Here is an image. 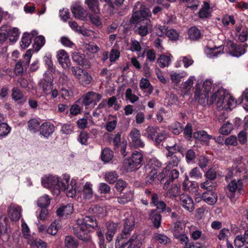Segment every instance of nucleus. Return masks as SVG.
Here are the masks:
<instances>
[{"label":"nucleus","instance_id":"1","mask_svg":"<svg viewBox=\"0 0 248 248\" xmlns=\"http://www.w3.org/2000/svg\"><path fill=\"white\" fill-rule=\"evenodd\" d=\"M151 16L150 10L145 6H141L140 10L135 12L130 19L131 24H135L134 32L144 37L152 28L151 20L147 17Z\"/></svg>","mask_w":248,"mask_h":248},{"label":"nucleus","instance_id":"2","mask_svg":"<svg viewBox=\"0 0 248 248\" xmlns=\"http://www.w3.org/2000/svg\"><path fill=\"white\" fill-rule=\"evenodd\" d=\"M143 158L141 153L136 151L133 153L130 157L124 159V166L127 171H133L140 167Z\"/></svg>","mask_w":248,"mask_h":248},{"label":"nucleus","instance_id":"3","mask_svg":"<svg viewBox=\"0 0 248 248\" xmlns=\"http://www.w3.org/2000/svg\"><path fill=\"white\" fill-rule=\"evenodd\" d=\"M227 91L223 87H220L213 93L212 95L209 98V96L205 100V104H207L209 106L215 104L217 108H220L222 107L225 96H226Z\"/></svg>","mask_w":248,"mask_h":248},{"label":"nucleus","instance_id":"4","mask_svg":"<svg viewBox=\"0 0 248 248\" xmlns=\"http://www.w3.org/2000/svg\"><path fill=\"white\" fill-rule=\"evenodd\" d=\"M41 183L44 187L53 189L56 194L60 193L61 184L58 177L51 175L45 176L42 178Z\"/></svg>","mask_w":248,"mask_h":248},{"label":"nucleus","instance_id":"5","mask_svg":"<svg viewBox=\"0 0 248 248\" xmlns=\"http://www.w3.org/2000/svg\"><path fill=\"white\" fill-rule=\"evenodd\" d=\"M212 83L210 80H206L203 83L202 90H196L195 92V98L198 99V102L202 106H205V100L209 96V93L212 88Z\"/></svg>","mask_w":248,"mask_h":248},{"label":"nucleus","instance_id":"6","mask_svg":"<svg viewBox=\"0 0 248 248\" xmlns=\"http://www.w3.org/2000/svg\"><path fill=\"white\" fill-rule=\"evenodd\" d=\"M185 227L183 222L177 221L174 226L173 234L174 239H176L177 242L184 245L189 242L188 237L185 233Z\"/></svg>","mask_w":248,"mask_h":248},{"label":"nucleus","instance_id":"7","mask_svg":"<svg viewBox=\"0 0 248 248\" xmlns=\"http://www.w3.org/2000/svg\"><path fill=\"white\" fill-rule=\"evenodd\" d=\"M69 177L66 175L61 179V186L60 190V191H64L65 192L68 197L73 198L76 193V181L74 180H72L69 184Z\"/></svg>","mask_w":248,"mask_h":248},{"label":"nucleus","instance_id":"8","mask_svg":"<svg viewBox=\"0 0 248 248\" xmlns=\"http://www.w3.org/2000/svg\"><path fill=\"white\" fill-rule=\"evenodd\" d=\"M38 86L39 89L42 90L45 94H49L53 86L52 74L45 73L44 78L40 80Z\"/></svg>","mask_w":248,"mask_h":248},{"label":"nucleus","instance_id":"9","mask_svg":"<svg viewBox=\"0 0 248 248\" xmlns=\"http://www.w3.org/2000/svg\"><path fill=\"white\" fill-rule=\"evenodd\" d=\"M73 231L78 239L84 242L93 245L91 236L88 233L89 231L83 225H78L74 227Z\"/></svg>","mask_w":248,"mask_h":248},{"label":"nucleus","instance_id":"10","mask_svg":"<svg viewBox=\"0 0 248 248\" xmlns=\"http://www.w3.org/2000/svg\"><path fill=\"white\" fill-rule=\"evenodd\" d=\"M77 225H83L89 231L94 230L97 228V222L94 217L90 216H85L79 218L77 220Z\"/></svg>","mask_w":248,"mask_h":248},{"label":"nucleus","instance_id":"11","mask_svg":"<svg viewBox=\"0 0 248 248\" xmlns=\"http://www.w3.org/2000/svg\"><path fill=\"white\" fill-rule=\"evenodd\" d=\"M227 187L231 192L232 197H234L236 193L237 195H244L245 190L242 183H239L238 180L233 179L229 183Z\"/></svg>","mask_w":248,"mask_h":248},{"label":"nucleus","instance_id":"12","mask_svg":"<svg viewBox=\"0 0 248 248\" xmlns=\"http://www.w3.org/2000/svg\"><path fill=\"white\" fill-rule=\"evenodd\" d=\"M135 225V217L133 216H129L125 220L123 229L122 237L123 238H126L127 235L134 229Z\"/></svg>","mask_w":248,"mask_h":248},{"label":"nucleus","instance_id":"13","mask_svg":"<svg viewBox=\"0 0 248 248\" xmlns=\"http://www.w3.org/2000/svg\"><path fill=\"white\" fill-rule=\"evenodd\" d=\"M72 57L74 62L84 68L88 69L90 67L91 63L89 60L86 58L84 54L79 52H74L72 54Z\"/></svg>","mask_w":248,"mask_h":248},{"label":"nucleus","instance_id":"14","mask_svg":"<svg viewBox=\"0 0 248 248\" xmlns=\"http://www.w3.org/2000/svg\"><path fill=\"white\" fill-rule=\"evenodd\" d=\"M130 138L131 139L132 145L136 148H143L145 144L140 139L141 134L137 128H133L129 133Z\"/></svg>","mask_w":248,"mask_h":248},{"label":"nucleus","instance_id":"15","mask_svg":"<svg viewBox=\"0 0 248 248\" xmlns=\"http://www.w3.org/2000/svg\"><path fill=\"white\" fill-rule=\"evenodd\" d=\"M101 98V95L94 92L88 93L83 98L82 102L85 107L90 105H95Z\"/></svg>","mask_w":248,"mask_h":248},{"label":"nucleus","instance_id":"16","mask_svg":"<svg viewBox=\"0 0 248 248\" xmlns=\"http://www.w3.org/2000/svg\"><path fill=\"white\" fill-rule=\"evenodd\" d=\"M230 53L233 56L238 57L246 52L245 48L241 45H237L232 41L228 43Z\"/></svg>","mask_w":248,"mask_h":248},{"label":"nucleus","instance_id":"17","mask_svg":"<svg viewBox=\"0 0 248 248\" xmlns=\"http://www.w3.org/2000/svg\"><path fill=\"white\" fill-rule=\"evenodd\" d=\"M59 63L64 69L68 68L71 65V62L68 53L64 50H59L57 55Z\"/></svg>","mask_w":248,"mask_h":248},{"label":"nucleus","instance_id":"18","mask_svg":"<svg viewBox=\"0 0 248 248\" xmlns=\"http://www.w3.org/2000/svg\"><path fill=\"white\" fill-rule=\"evenodd\" d=\"M71 11L76 18L85 21L87 19V12L81 5L75 4L71 8Z\"/></svg>","mask_w":248,"mask_h":248},{"label":"nucleus","instance_id":"19","mask_svg":"<svg viewBox=\"0 0 248 248\" xmlns=\"http://www.w3.org/2000/svg\"><path fill=\"white\" fill-rule=\"evenodd\" d=\"M55 131L54 125L49 122H45L40 126V134L47 139Z\"/></svg>","mask_w":248,"mask_h":248},{"label":"nucleus","instance_id":"20","mask_svg":"<svg viewBox=\"0 0 248 248\" xmlns=\"http://www.w3.org/2000/svg\"><path fill=\"white\" fill-rule=\"evenodd\" d=\"M181 204L187 211L191 212L194 209L192 199L187 195H182L180 197Z\"/></svg>","mask_w":248,"mask_h":248},{"label":"nucleus","instance_id":"21","mask_svg":"<svg viewBox=\"0 0 248 248\" xmlns=\"http://www.w3.org/2000/svg\"><path fill=\"white\" fill-rule=\"evenodd\" d=\"M201 199L208 204L214 205L217 201V196L213 190L208 191L202 194Z\"/></svg>","mask_w":248,"mask_h":248},{"label":"nucleus","instance_id":"22","mask_svg":"<svg viewBox=\"0 0 248 248\" xmlns=\"http://www.w3.org/2000/svg\"><path fill=\"white\" fill-rule=\"evenodd\" d=\"M227 100V107H222V108H231L232 107L234 108L238 105L243 104L242 98H240V96L237 99H236L227 91L226 92V96H225V100Z\"/></svg>","mask_w":248,"mask_h":248},{"label":"nucleus","instance_id":"23","mask_svg":"<svg viewBox=\"0 0 248 248\" xmlns=\"http://www.w3.org/2000/svg\"><path fill=\"white\" fill-rule=\"evenodd\" d=\"M21 208L20 206L12 204L9 207V216L12 221L18 220L21 217Z\"/></svg>","mask_w":248,"mask_h":248},{"label":"nucleus","instance_id":"24","mask_svg":"<svg viewBox=\"0 0 248 248\" xmlns=\"http://www.w3.org/2000/svg\"><path fill=\"white\" fill-rule=\"evenodd\" d=\"M170 167L169 165L163 169L162 172L160 174V177L161 178V181H162L164 178L166 177H169V179L165 182L163 186V188L165 190H168V192L166 193L167 195L169 194L170 188Z\"/></svg>","mask_w":248,"mask_h":248},{"label":"nucleus","instance_id":"25","mask_svg":"<svg viewBox=\"0 0 248 248\" xmlns=\"http://www.w3.org/2000/svg\"><path fill=\"white\" fill-rule=\"evenodd\" d=\"M159 128L157 126H149L142 132V135L149 140H153L158 133Z\"/></svg>","mask_w":248,"mask_h":248},{"label":"nucleus","instance_id":"26","mask_svg":"<svg viewBox=\"0 0 248 248\" xmlns=\"http://www.w3.org/2000/svg\"><path fill=\"white\" fill-rule=\"evenodd\" d=\"M210 5L209 2L204 1L199 13L198 16L201 19L207 18L211 16V12L210 11Z\"/></svg>","mask_w":248,"mask_h":248},{"label":"nucleus","instance_id":"27","mask_svg":"<svg viewBox=\"0 0 248 248\" xmlns=\"http://www.w3.org/2000/svg\"><path fill=\"white\" fill-rule=\"evenodd\" d=\"M73 212V206L70 203L63 205L60 206L57 210V215L60 217L65 216L71 215Z\"/></svg>","mask_w":248,"mask_h":248},{"label":"nucleus","instance_id":"28","mask_svg":"<svg viewBox=\"0 0 248 248\" xmlns=\"http://www.w3.org/2000/svg\"><path fill=\"white\" fill-rule=\"evenodd\" d=\"M149 219L153 223L155 228H158L160 226L161 216L157 210H152L149 214Z\"/></svg>","mask_w":248,"mask_h":248},{"label":"nucleus","instance_id":"29","mask_svg":"<svg viewBox=\"0 0 248 248\" xmlns=\"http://www.w3.org/2000/svg\"><path fill=\"white\" fill-rule=\"evenodd\" d=\"M186 73L184 71L181 72H171V83L174 84V86L178 87L182 79L184 78Z\"/></svg>","mask_w":248,"mask_h":248},{"label":"nucleus","instance_id":"30","mask_svg":"<svg viewBox=\"0 0 248 248\" xmlns=\"http://www.w3.org/2000/svg\"><path fill=\"white\" fill-rule=\"evenodd\" d=\"M188 35L189 38L193 41H197L202 36L201 31L195 26L192 27L188 29Z\"/></svg>","mask_w":248,"mask_h":248},{"label":"nucleus","instance_id":"31","mask_svg":"<svg viewBox=\"0 0 248 248\" xmlns=\"http://www.w3.org/2000/svg\"><path fill=\"white\" fill-rule=\"evenodd\" d=\"M193 137L201 141L207 142L212 138V136L208 135L206 132L203 130H200L194 132Z\"/></svg>","mask_w":248,"mask_h":248},{"label":"nucleus","instance_id":"32","mask_svg":"<svg viewBox=\"0 0 248 248\" xmlns=\"http://www.w3.org/2000/svg\"><path fill=\"white\" fill-rule=\"evenodd\" d=\"M6 33L10 42L12 43H15L18 40L19 35V31L18 28H14L10 30L8 26V30Z\"/></svg>","mask_w":248,"mask_h":248},{"label":"nucleus","instance_id":"33","mask_svg":"<svg viewBox=\"0 0 248 248\" xmlns=\"http://www.w3.org/2000/svg\"><path fill=\"white\" fill-rule=\"evenodd\" d=\"M133 193L129 191L120 196L117 197V202L121 204H125L132 200Z\"/></svg>","mask_w":248,"mask_h":248},{"label":"nucleus","instance_id":"34","mask_svg":"<svg viewBox=\"0 0 248 248\" xmlns=\"http://www.w3.org/2000/svg\"><path fill=\"white\" fill-rule=\"evenodd\" d=\"M64 245L67 248H78V242L77 239L71 235L65 237Z\"/></svg>","mask_w":248,"mask_h":248},{"label":"nucleus","instance_id":"35","mask_svg":"<svg viewBox=\"0 0 248 248\" xmlns=\"http://www.w3.org/2000/svg\"><path fill=\"white\" fill-rule=\"evenodd\" d=\"M107 231L106 232V239L110 242L116 231V225L114 223H108L107 224Z\"/></svg>","mask_w":248,"mask_h":248},{"label":"nucleus","instance_id":"36","mask_svg":"<svg viewBox=\"0 0 248 248\" xmlns=\"http://www.w3.org/2000/svg\"><path fill=\"white\" fill-rule=\"evenodd\" d=\"M140 87L142 90H145L148 94H151L153 87L151 85L149 80L145 78H142L140 82Z\"/></svg>","mask_w":248,"mask_h":248},{"label":"nucleus","instance_id":"37","mask_svg":"<svg viewBox=\"0 0 248 248\" xmlns=\"http://www.w3.org/2000/svg\"><path fill=\"white\" fill-rule=\"evenodd\" d=\"M118 174L115 170L108 171L105 173L104 178L109 184H114L117 181Z\"/></svg>","mask_w":248,"mask_h":248},{"label":"nucleus","instance_id":"38","mask_svg":"<svg viewBox=\"0 0 248 248\" xmlns=\"http://www.w3.org/2000/svg\"><path fill=\"white\" fill-rule=\"evenodd\" d=\"M45 38L42 35L36 37L34 40L33 47L36 52L38 51L41 48L45 45Z\"/></svg>","mask_w":248,"mask_h":248},{"label":"nucleus","instance_id":"39","mask_svg":"<svg viewBox=\"0 0 248 248\" xmlns=\"http://www.w3.org/2000/svg\"><path fill=\"white\" fill-rule=\"evenodd\" d=\"M32 37L30 34L24 33L20 42L21 47L23 49L27 48L31 42Z\"/></svg>","mask_w":248,"mask_h":248},{"label":"nucleus","instance_id":"40","mask_svg":"<svg viewBox=\"0 0 248 248\" xmlns=\"http://www.w3.org/2000/svg\"><path fill=\"white\" fill-rule=\"evenodd\" d=\"M113 157V151L109 148H106L102 152L101 158L105 162H108Z\"/></svg>","mask_w":248,"mask_h":248},{"label":"nucleus","instance_id":"41","mask_svg":"<svg viewBox=\"0 0 248 248\" xmlns=\"http://www.w3.org/2000/svg\"><path fill=\"white\" fill-rule=\"evenodd\" d=\"M92 185L89 183L87 182L84 186L83 190V195L85 199H90L93 196V190Z\"/></svg>","mask_w":248,"mask_h":248},{"label":"nucleus","instance_id":"42","mask_svg":"<svg viewBox=\"0 0 248 248\" xmlns=\"http://www.w3.org/2000/svg\"><path fill=\"white\" fill-rule=\"evenodd\" d=\"M85 3L90 10L95 13L99 12V4L97 0H86Z\"/></svg>","mask_w":248,"mask_h":248},{"label":"nucleus","instance_id":"43","mask_svg":"<svg viewBox=\"0 0 248 248\" xmlns=\"http://www.w3.org/2000/svg\"><path fill=\"white\" fill-rule=\"evenodd\" d=\"M40 123L37 120L32 119L29 120L28 122V128L32 133H36L39 127Z\"/></svg>","mask_w":248,"mask_h":248},{"label":"nucleus","instance_id":"44","mask_svg":"<svg viewBox=\"0 0 248 248\" xmlns=\"http://www.w3.org/2000/svg\"><path fill=\"white\" fill-rule=\"evenodd\" d=\"M194 79V77H190L186 81L182 83L180 86L179 85L178 86L179 88L185 91L188 92L191 89L193 84Z\"/></svg>","mask_w":248,"mask_h":248},{"label":"nucleus","instance_id":"45","mask_svg":"<svg viewBox=\"0 0 248 248\" xmlns=\"http://www.w3.org/2000/svg\"><path fill=\"white\" fill-rule=\"evenodd\" d=\"M32 247L34 248H47V243L40 239H34L29 242Z\"/></svg>","mask_w":248,"mask_h":248},{"label":"nucleus","instance_id":"46","mask_svg":"<svg viewBox=\"0 0 248 248\" xmlns=\"http://www.w3.org/2000/svg\"><path fill=\"white\" fill-rule=\"evenodd\" d=\"M233 129L232 124L229 123L227 122L225 124H224L219 129V132L223 135H228L229 134L231 131Z\"/></svg>","mask_w":248,"mask_h":248},{"label":"nucleus","instance_id":"47","mask_svg":"<svg viewBox=\"0 0 248 248\" xmlns=\"http://www.w3.org/2000/svg\"><path fill=\"white\" fill-rule=\"evenodd\" d=\"M50 199L47 195L40 197L37 201V204L42 208H46L50 203Z\"/></svg>","mask_w":248,"mask_h":248},{"label":"nucleus","instance_id":"48","mask_svg":"<svg viewBox=\"0 0 248 248\" xmlns=\"http://www.w3.org/2000/svg\"><path fill=\"white\" fill-rule=\"evenodd\" d=\"M196 155L195 151L192 149L188 150L186 154V159L187 163L193 164L195 163Z\"/></svg>","mask_w":248,"mask_h":248},{"label":"nucleus","instance_id":"49","mask_svg":"<svg viewBox=\"0 0 248 248\" xmlns=\"http://www.w3.org/2000/svg\"><path fill=\"white\" fill-rule=\"evenodd\" d=\"M8 30V26L3 25L0 28V45L2 44L8 38L6 33Z\"/></svg>","mask_w":248,"mask_h":248},{"label":"nucleus","instance_id":"50","mask_svg":"<svg viewBox=\"0 0 248 248\" xmlns=\"http://www.w3.org/2000/svg\"><path fill=\"white\" fill-rule=\"evenodd\" d=\"M209 163V160L205 156L202 155L198 158V165L203 171L206 170Z\"/></svg>","mask_w":248,"mask_h":248},{"label":"nucleus","instance_id":"51","mask_svg":"<svg viewBox=\"0 0 248 248\" xmlns=\"http://www.w3.org/2000/svg\"><path fill=\"white\" fill-rule=\"evenodd\" d=\"M12 97L15 101L20 100L23 98V94L18 88L14 87L12 90Z\"/></svg>","mask_w":248,"mask_h":248},{"label":"nucleus","instance_id":"52","mask_svg":"<svg viewBox=\"0 0 248 248\" xmlns=\"http://www.w3.org/2000/svg\"><path fill=\"white\" fill-rule=\"evenodd\" d=\"M58 85L59 87H67V86H71V83L69 82L68 77L63 74L61 75L58 81Z\"/></svg>","mask_w":248,"mask_h":248},{"label":"nucleus","instance_id":"53","mask_svg":"<svg viewBox=\"0 0 248 248\" xmlns=\"http://www.w3.org/2000/svg\"><path fill=\"white\" fill-rule=\"evenodd\" d=\"M10 127L5 123L0 124V137H4L7 136L10 132Z\"/></svg>","mask_w":248,"mask_h":248},{"label":"nucleus","instance_id":"54","mask_svg":"<svg viewBox=\"0 0 248 248\" xmlns=\"http://www.w3.org/2000/svg\"><path fill=\"white\" fill-rule=\"evenodd\" d=\"M184 136L188 140L192 137V127L190 123H187L183 130Z\"/></svg>","mask_w":248,"mask_h":248},{"label":"nucleus","instance_id":"55","mask_svg":"<svg viewBox=\"0 0 248 248\" xmlns=\"http://www.w3.org/2000/svg\"><path fill=\"white\" fill-rule=\"evenodd\" d=\"M222 48V46H219L218 47H214L213 48H208V55H209V57L211 58H214L217 57L218 54H221V49Z\"/></svg>","mask_w":248,"mask_h":248},{"label":"nucleus","instance_id":"56","mask_svg":"<svg viewBox=\"0 0 248 248\" xmlns=\"http://www.w3.org/2000/svg\"><path fill=\"white\" fill-rule=\"evenodd\" d=\"M22 233L23 237L28 240V242L31 241L30 229L27 224L23 222L21 225Z\"/></svg>","mask_w":248,"mask_h":248},{"label":"nucleus","instance_id":"57","mask_svg":"<svg viewBox=\"0 0 248 248\" xmlns=\"http://www.w3.org/2000/svg\"><path fill=\"white\" fill-rule=\"evenodd\" d=\"M228 234H230L229 230L224 227L220 230L217 237L220 241L226 240L227 238H228Z\"/></svg>","mask_w":248,"mask_h":248},{"label":"nucleus","instance_id":"58","mask_svg":"<svg viewBox=\"0 0 248 248\" xmlns=\"http://www.w3.org/2000/svg\"><path fill=\"white\" fill-rule=\"evenodd\" d=\"M182 124L178 122H175L172 125H171V133L177 135L183 131Z\"/></svg>","mask_w":248,"mask_h":248},{"label":"nucleus","instance_id":"59","mask_svg":"<svg viewBox=\"0 0 248 248\" xmlns=\"http://www.w3.org/2000/svg\"><path fill=\"white\" fill-rule=\"evenodd\" d=\"M69 26L75 31L83 34L85 32V30L80 26H79L75 21H69L68 22Z\"/></svg>","mask_w":248,"mask_h":248},{"label":"nucleus","instance_id":"60","mask_svg":"<svg viewBox=\"0 0 248 248\" xmlns=\"http://www.w3.org/2000/svg\"><path fill=\"white\" fill-rule=\"evenodd\" d=\"M170 58L165 55H161L157 60V63L161 67H165L168 66Z\"/></svg>","mask_w":248,"mask_h":248},{"label":"nucleus","instance_id":"61","mask_svg":"<svg viewBox=\"0 0 248 248\" xmlns=\"http://www.w3.org/2000/svg\"><path fill=\"white\" fill-rule=\"evenodd\" d=\"M157 173V171L155 169H153L149 172L148 175L146 178L145 183L147 185L150 184L152 183L155 179L156 177V174Z\"/></svg>","mask_w":248,"mask_h":248},{"label":"nucleus","instance_id":"62","mask_svg":"<svg viewBox=\"0 0 248 248\" xmlns=\"http://www.w3.org/2000/svg\"><path fill=\"white\" fill-rule=\"evenodd\" d=\"M246 243L243 235H237L234 240V246L237 248L242 247Z\"/></svg>","mask_w":248,"mask_h":248},{"label":"nucleus","instance_id":"63","mask_svg":"<svg viewBox=\"0 0 248 248\" xmlns=\"http://www.w3.org/2000/svg\"><path fill=\"white\" fill-rule=\"evenodd\" d=\"M78 79L82 84L87 85L91 82L92 78L87 72L84 71Z\"/></svg>","mask_w":248,"mask_h":248},{"label":"nucleus","instance_id":"64","mask_svg":"<svg viewBox=\"0 0 248 248\" xmlns=\"http://www.w3.org/2000/svg\"><path fill=\"white\" fill-rule=\"evenodd\" d=\"M238 39L241 42H245L248 39V28L244 27L242 29V31L240 32Z\"/></svg>","mask_w":248,"mask_h":248}]
</instances>
